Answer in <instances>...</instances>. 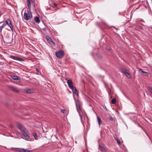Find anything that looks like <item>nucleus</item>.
I'll list each match as a JSON object with an SVG mask.
<instances>
[{"mask_svg":"<svg viewBox=\"0 0 152 152\" xmlns=\"http://www.w3.org/2000/svg\"><path fill=\"white\" fill-rule=\"evenodd\" d=\"M32 18V15L30 10H28L27 12H25L24 14V19L26 20H28Z\"/></svg>","mask_w":152,"mask_h":152,"instance_id":"f257e3e1","label":"nucleus"},{"mask_svg":"<svg viewBox=\"0 0 152 152\" xmlns=\"http://www.w3.org/2000/svg\"><path fill=\"white\" fill-rule=\"evenodd\" d=\"M56 55L58 58H61L64 55V52L62 50H60L56 53Z\"/></svg>","mask_w":152,"mask_h":152,"instance_id":"f03ea898","label":"nucleus"},{"mask_svg":"<svg viewBox=\"0 0 152 152\" xmlns=\"http://www.w3.org/2000/svg\"><path fill=\"white\" fill-rule=\"evenodd\" d=\"M12 149H15L16 151H18L20 152H32V150H29L27 149H25L23 148H12Z\"/></svg>","mask_w":152,"mask_h":152,"instance_id":"7ed1b4c3","label":"nucleus"},{"mask_svg":"<svg viewBox=\"0 0 152 152\" xmlns=\"http://www.w3.org/2000/svg\"><path fill=\"white\" fill-rule=\"evenodd\" d=\"M121 72L124 74L126 76L129 78H131V76L130 74L128 73L126 70L124 69H121Z\"/></svg>","mask_w":152,"mask_h":152,"instance_id":"20e7f679","label":"nucleus"},{"mask_svg":"<svg viewBox=\"0 0 152 152\" xmlns=\"http://www.w3.org/2000/svg\"><path fill=\"white\" fill-rule=\"evenodd\" d=\"M69 88L72 89L73 93L76 94L77 96L78 95V93L77 91L76 88L74 86H69Z\"/></svg>","mask_w":152,"mask_h":152,"instance_id":"39448f33","label":"nucleus"},{"mask_svg":"<svg viewBox=\"0 0 152 152\" xmlns=\"http://www.w3.org/2000/svg\"><path fill=\"white\" fill-rule=\"evenodd\" d=\"M76 105L77 107V112L79 113V115L80 116L81 118H82V115L80 114V112L81 111L80 106L79 104H77V103H76Z\"/></svg>","mask_w":152,"mask_h":152,"instance_id":"423d86ee","label":"nucleus"},{"mask_svg":"<svg viewBox=\"0 0 152 152\" xmlns=\"http://www.w3.org/2000/svg\"><path fill=\"white\" fill-rule=\"evenodd\" d=\"M23 91L29 94L32 93L34 92V90L28 88L24 89Z\"/></svg>","mask_w":152,"mask_h":152,"instance_id":"0eeeda50","label":"nucleus"},{"mask_svg":"<svg viewBox=\"0 0 152 152\" xmlns=\"http://www.w3.org/2000/svg\"><path fill=\"white\" fill-rule=\"evenodd\" d=\"M46 39L50 44L53 45L54 46L55 45V44L53 41L52 39L48 36H47L46 37Z\"/></svg>","mask_w":152,"mask_h":152,"instance_id":"6e6552de","label":"nucleus"},{"mask_svg":"<svg viewBox=\"0 0 152 152\" xmlns=\"http://www.w3.org/2000/svg\"><path fill=\"white\" fill-rule=\"evenodd\" d=\"M18 127L22 131V133L25 131L26 129L21 124H18Z\"/></svg>","mask_w":152,"mask_h":152,"instance_id":"1a4fd4ad","label":"nucleus"},{"mask_svg":"<svg viewBox=\"0 0 152 152\" xmlns=\"http://www.w3.org/2000/svg\"><path fill=\"white\" fill-rule=\"evenodd\" d=\"M32 2V0H27V3L28 4V7L29 10H31V4Z\"/></svg>","mask_w":152,"mask_h":152,"instance_id":"9d476101","label":"nucleus"},{"mask_svg":"<svg viewBox=\"0 0 152 152\" xmlns=\"http://www.w3.org/2000/svg\"><path fill=\"white\" fill-rule=\"evenodd\" d=\"M10 88L14 92L17 93L19 92V91L14 86H10Z\"/></svg>","mask_w":152,"mask_h":152,"instance_id":"9b49d317","label":"nucleus"},{"mask_svg":"<svg viewBox=\"0 0 152 152\" xmlns=\"http://www.w3.org/2000/svg\"><path fill=\"white\" fill-rule=\"evenodd\" d=\"M138 71L139 72H142V74H143V75H144L147 76H148L149 75V74H148V73L147 72H146L142 71L141 70V69H139Z\"/></svg>","mask_w":152,"mask_h":152,"instance_id":"f8f14e48","label":"nucleus"},{"mask_svg":"<svg viewBox=\"0 0 152 152\" xmlns=\"http://www.w3.org/2000/svg\"><path fill=\"white\" fill-rule=\"evenodd\" d=\"M11 58L12 59H13L14 60H18V61H23V60L22 59L19 58L17 57H15L14 56H11Z\"/></svg>","mask_w":152,"mask_h":152,"instance_id":"ddd939ff","label":"nucleus"},{"mask_svg":"<svg viewBox=\"0 0 152 152\" xmlns=\"http://www.w3.org/2000/svg\"><path fill=\"white\" fill-rule=\"evenodd\" d=\"M12 78L14 80H20L21 78L18 76L13 75L11 76Z\"/></svg>","mask_w":152,"mask_h":152,"instance_id":"4468645a","label":"nucleus"},{"mask_svg":"<svg viewBox=\"0 0 152 152\" xmlns=\"http://www.w3.org/2000/svg\"><path fill=\"white\" fill-rule=\"evenodd\" d=\"M23 136L27 139H28L29 138V136L27 134L26 132V131L23 132L22 133Z\"/></svg>","mask_w":152,"mask_h":152,"instance_id":"2eb2a0df","label":"nucleus"},{"mask_svg":"<svg viewBox=\"0 0 152 152\" xmlns=\"http://www.w3.org/2000/svg\"><path fill=\"white\" fill-rule=\"evenodd\" d=\"M6 24L9 26H10L11 25H12L11 21L10 19H7L6 21Z\"/></svg>","mask_w":152,"mask_h":152,"instance_id":"dca6fc26","label":"nucleus"},{"mask_svg":"<svg viewBox=\"0 0 152 152\" xmlns=\"http://www.w3.org/2000/svg\"><path fill=\"white\" fill-rule=\"evenodd\" d=\"M67 83L68 86H73L72 81L71 80H68L67 81Z\"/></svg>","mask_w":152,"mask_h":152,"instance_id":"f3484780","label":"nucleus"},{"mask_svg":"<svg viewBox=\"0 0 152 152\" xmlns=\"http://www.w3.org/2000/svg\"><path fill=\"white\" fill-rule=\"evenodd\" d=\"M97 120L99 123V125H100L102 124V120L101 119L98 117H97Z\"/></svg>","mask_w":152,"mask_h":152,"instance_id":"a211bd4d","label":"nucleus"},{"mask_svg":"<svg viewBox=\"0 0 152 152\" xmlns=\"http://www.w3.org/2000/svg\"><path fill=\"white\" fill-rule=\"evenodd\" d=\"M99 149L101 151H105V149L102 146H99Z\"/></svg>","mask_w":152,"mask_h":152,"instance_id":"6ab92c4d","label":"nucleus"},{"mask_svg":"<svg viewBox=\"0 0 152 152\" xmlns=\"http://www.w3.org/2000/svg\"><path fill=\"white\" fill-rule=\"evenodd\" d=\"M35 20L37 23L40 22V20L38 17H36L34 18Z\"/></svg>","mask_w":152,"mask_h":152,"instance_id":"aec40b11","label":"nucleus"},{"mask_svg":"<svg viewBox=\"0 0 152 152\" xmlns=\"http://www.w3.org/2000/svg\"><path fill=\"white\" fill-rule=\"evenodd\" d=\"M111 103L112 104H115L116 103V99L115 98H114L111 100Z\"/></svg>","mask_w":152,"mask_h":152,"instance_id":"412c9836","label":"nucleus"},{"mask_svg":"<svg viewBox=\"0 0 152 152\" xmlns=\"http://www.w3.org/2000/svg\"><path fill=\"white\" fill-rule=\"evenodd\" d=\"M33 136L36 140H37L38 138L37 134L35 133H33Z\"/></svg>","mask_w":152,"mask_h":152,"instance_id":"4be33fe9","label":"nucleus"},{"mask_svg":"<svg viewBox=\"0 0 152 152\" xmlns=\"http://www.w3.org/2000/svg\"><path fill=\"white\" fill-rule=\"evenodd\" d=\"M114 138H115V140L116 141L117 143H118V145H121V142H120V140H118L116 138L114 137Z\"/></svg>","mask_w":152,"mask_h":152,"instance_id":"5701e85b","label":"nucleus"},{"mask_svg":"<svg viewBox=\"0 0 152 152\" xmlns=\"http://www.w3.org/2000/svg\"><path fill=\"white\" fill-rule=\"evenodd\" d=\"M6 25V24L5 23H3V25L0 26V31H1L2 28L5 26Z\"/></svg>","mask_w":152,"mask_h":152,"instance_id":"b1692460","label":"nucleus"},{"mask_svg":"<svg viewBox=\"0 0 152 152\" xmlns=\"http://www.w3.org/2000/svg\"><path fill=\"white\" fill-rule=\"evenodd\" d=\"M148 88L150 92L152 94V88L150 87H148Z\"/></svg>","mask_w":152,"mask_h":152,"instance_id":"393cba45","label":"nucleus"},{"mask_svg":"<svg viewBox=\"0 0 152 152\" xmlns=\"http://www.w3.org/2000/svg\"><path fill=\"white\" fill-rule=\"evenodd\" d=\"M109 119L110 120L112 121H113L114 120V118L113 117H112L111 116H110L109 117Z\"/></svg>","mask_w":152,"mask_h":152,"instance_id":"a878e982","label":"nucleus"},{"mask_svg":"<svg viewBox=\"0 0 152 152\" xmlns=\"http://www.w3.org/2000/svg\"><path fill=\"white\" fill-rule=\"evenodd\" d=\"M61 111L64 114L66 113V110H61Z\"/></svg>","mask_w":152,"mask_h":152,"instance_id":"bb28decb","label":"nucleus"},{"mask_svg":"<svg viewBox=\"0 0 152 152\" xmlns=\"http://www.w3.org/2000/svg\"><path fill=\"white\" fill-rule=\"evenodd\" d=\"M103 108H104V109L105 110H107V107H106L105 106H103Z\"/></svg>","mask_w":152,"mask_h":152,"instance_id":"cd10ccee","label":"nucleus"},{"mask_svg":"<svg viewBox=\"0 0 152 152\" xmlns=\"http://www.w3.org/2000/svg\"><path fill=\"white\" fill-rule=\"evenodd\" d=\"M9 126L10 128H11L12 129V128L13 127V125L11 124H10L9 125Z\"/></svg>","mask_w":152,"mask_h":152,"instance_id":"c85d7f7f","label":"nucleus"},{"mask_svg":"<svg viewBox=\"0 0 152 152\" xmlns=\"http://www.w3.org/2000/svg\"><path fill=\"white\" fill-rule=\"evenodd\" d=\"M10 28H11V30H12V31H13V27H12V25H11V26H10Z\"/></svg>","mask_w":152,"mask_h":152,"instance_id":"c756f323","label":"nucleus"},{"mask_svg":"<svg viewBox=\"0 0 152 152\" xmlns=\"http://www.w3.org/2000/svg\"><path fill=\"white\" fill-rule=\"evenodd\" d=\"M53 4H54V6H55V7H56L57 6V4L55 3H54Z\"/></svg>","mask_w":152,"mask_h":152,"instance_id":"7c9ffc66","label":"nucleus"},{"mask_svg":"<svg viewBox=\"0 0 152 152\" xmlns=\"http://www.w3.org/2000/svg\"><path fill=\"white\" fill-rule=\"evenodd\" d=\"M43 29L44 30V31H45V29H46V28H43Z\"/></svg>","mask_w":152,"mask_h":152,"instance_id":"2f4dec72","label":"nucleus"},{"mask_svg":"<svg viewBox=\"0 0 152 152\" xmlns=\"http://www.w3.org/2000/svg\"><path fill=\"white\" fill-rule=\"evenodd\" d=\"M138 9V8H137L135 10H136V9Z\"/></svg>","mask_w":152,"mask_h":152,"instance_id":"473e14b6","label":"nucleus"},{"mask_svg":"<svg viewBox=\"0 0 152 152\" xmlns=\"http://www.w3.org/2000/svg\"><path fill=\"white\" fill-rule=\"evenodd\" d=\"M108 50H109L110 49H108Z\"/></svg>","mask_w":152,"mask_h":152,"instance_id":"72a5a7b5","label":"nucleus"}]
</instances>
